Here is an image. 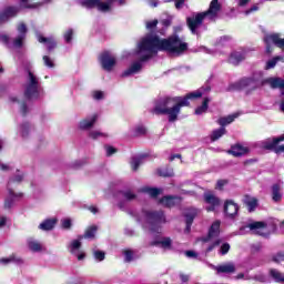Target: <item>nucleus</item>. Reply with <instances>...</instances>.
<instances>
[{
  "mask_svg": "<svg viewBox=\"0 0 284 284\" xmlns=\"http://www.w3.org/2000/svg\"><path fill=\"white\" fill-rule=\"evenodd\" d=\"M165 3H170L172 1H175V8L178 10H181V8H183V4L185 3V0H164Z\"/></svg>",
  "mask_w": 284,
  "mask_h": 284,
  "instance_id": "58",
  "label": "nucleus"
},
{
  "mask_svg": "<svg viewBox=\"0 0 284 284\" xmlns=\"http://www.w3.org/2000/svg\"><path fill=\"white\" fill-rule=\"evenodd\" d=\"M41 82L34 75L32 71H27L26 82H24V97L26 99H39L41 97Z\"/></svg>",
  "mask_w": 284,
  "mask_h": 284,
  "instance_id": "7",
  "label": "nucleus"
},
{
  "mask_svg": "<svg viewBox=\"0 0 284 284\" xmlns=\"http://www.w3.org/2000/svg\"><path fill=\"white\" fill-rule=\"evenodd\" d=\"M220 234H221V222L215 221L211 225L207 236L200 239V241H202V243H211L206 247V254H209V252H212V250H214V247H219V245H221V240H219Z\"/></svg>",
  "mask_w": 284,
  "mask_h": 284,
  "instance_id": "9",
  "label": "nucleus"
},
{
  "mask_svg": "<svg viewBox=\"0 0 284 284\" xmlns=\"http://www.w3.org/2000/svg\"><path fill=\"white\" fill-rule=\"evenodd\" d=\"M92 98L95 101H103V99H105V92H103V91H93L92 92Z\"/></svg>",
  "mask_w": 284,
  "mask_h": 284,
  "instance_id": "48",
  "label": "nucleus"
},
{
  "mask_svg": "<svg viewBox=\"0 0 284 284\" xmlns=\"http://www.w3.org/2000/svg\"><path fill=\"white\" fill-rule=\"evenodd\" d=\"M93 256H94L95 261H100V262L105 261V253L102 252V251L94 250L93 251Z\"/></svg>",
  "mask_w": 284,
  "mask_h": 284,
  "instance_id": "51",
  "label": "nucleus"
},
{
  "mask_svg": "<svg viewBox=\"0 0 284 284\" xmlns=\"http://www.w3.org/2000/svg\"><path fill=\"white\" fill-rule=\"evenodd\" d=\"M251 250L252 252H261V250H263V245L261 243L252 244Z\"/></svg>",
  "mask_w": 284,
  "mask_h": 284,
  "instance_id": "61",
  "label": "nucleus"
},
{
  "mask_svg": "<svg viewBox=\"0 0 284 284\" xmlns=\"http://www.w3.org/2000/svg\"><path fill=\"white\" fill-rule=\"evenodd\" d=\"M172 98H166L160 102H158L153 109L154 114H168L170 123H174L176 118L172 116Z\"/></svg>",
  "mask_w": 284,
  "mask_h": 284,
  "instance_id": "11",
  "label": "nucleus"
},
{
  "mask_svg": "<svg viewBox=\"0 0 284 284\" xmlns=\"http://www.w3.org/2000/svg\"><path fill=\"white\" fill-rule=\"evenodd\" d=\"M24 179L26 173L21 170H17L16 173L9 179L7 183L8 194L4 200V210H10L14 206V203H17V201H21V199H23V193H16L13 187H17V185L23 183Z\"/></svg>",
  "mask_w": 284,
  "mask_h": 284,
  "instance_id": "4",
  "label": "nucleus"
},
{
  "mask_svg": "<svg viewBox=\"0 0 284 284\" xmlns=\"http://www.w3.org/2000/svg\"><path fill=\"white\" fill-rule=\"evenodd\" d=\"M104 150L106 152V156H112V154H116V149L110 144H105Z\"/></svg>",
  "mask_w": 284,
  "mask_h": 284,
  "instance_id": "53",
  "label": "nucleus"
},
{
  "mask_svg": "<svg viewBox=\"0 0 284 284\" xmlns=\"http://www.w3.org/2000/svg\"><path fill=\"white\" fill-rule=\"evenodd\" d=\"M151 245H155V247H161L162 250H172V239L158 237L151 243Z\"/></svg>",
  "mask_w": 284,
  "mask_h": 284,
  "instance_id": "27",
  "label": "nucleus"
},
{
  "mask_svg": "<svg viewBox=\"0 0 284 284\" xmlns=\"http://www.w3.org/2000/svg\"><path fill=\"white\" fill-rule=\"evenodd\" d=\"M148 129L143 124H139L135 128L132 129V136H143V134H146Z\"/></svg>",
  "mask_w": 284,
  "mask_h": 284,
  "instance_id": "45",
  "label": "nucleus"
},
{
  "mask_svg": "<svg viewBox=\"0 0 284 284\" xmlns=\"http://www.w3.org/2000/svg\"><path fill=\"white\" fill-rule=\"evenodd\" d=\"M160 203H161V205H164V207H174V205H180L181 196L166 195L161 199Z\"/></svg>",
  "mask_w": 284,
  "mask_h": 284,
  "instance_id": "25",
  "label": "nucleus"
},
{
  "mask_svg": "<svg viewBox=\"0 0 284 284\" xmlns=\"http://www.w3.org/2000/svg\"><path fill=\"white\" fill-rule=\"evenodd\" d=\"M158 173L160 176H164V178L174 176V170H172V169H159Z\"/></svg>",
  "mask_w": 284,
  "mask_h": 284,
  "instance_id": "47",
  "label": "nucleus"
},
{
  "mask_svg": "<svg viewBox=\"0 0 284 284\" xmlns=\"http://www.w3.org/2000/svg\"><path fill=\"white\" fill-rule=\"evenodd\" d=\"M227 252H230V243L222 244L220 247V254H222V256H225Z\"/></svg>",
  "mask_w": 284,
  "mask_h": 284,
  "instance_id": "56",
  "label": "nucleus"
},
{
  "mask_svg": "<svg viewBox=\"0 0 284 284\" xmlns=\"http://www.w3.org/2000/svg\"><path fill=\"white\" fill-rule=\"evenodd\" d=\"M245 59V51H233L229 57V63H232V65H239L241 61H244Z\"/></svg>",
  "mask_w": 284,
  "mask_h": 284,
  "instance_id": "30",
  "label": "nucleus"
},
{
  "mask_svg": "<svg viewBox=\"0 0 284 284\" xmlns=\"http://www.w3.org/2000/svg\"><path fill=\"white\" fill-rule=\"evenodd\" d=\"M54 225H57V219H47L38 227L42 232H50V230H54Z\"/></svg>",
  "mask_w": 284,
  "mask_h": 284,
  "instance_id": "33",
  "label": "nucleus"
},
{
  "mask_svg": "<svg viewBox=\"0 0 284 284\" xmlns=\"http://www.w3.org/2000/svg\"><path fill=\"white\" fill-rule=\"evenodd\" d=\"M244 203L247 205L250 212H254L258 205V200L254 196L246 195L244 197Z\"/></svg>",
  "mask_w": 284,
  "mask_h": 284,
  "instance_id": "38",
  "label": "nucleus"
},
{
  "mask_svg": "<svg viewBox=\"0 0 284 284\" xmlns=\"http://www.w3.org/2000/svg\"><path fill=\"white\" fill-rule=\"evenodd\" d=\"M144 159L145 155H136L131 159V168L133 172H136V170H139L140 165L143 164Z\"/></svg>",
  "mask_w": 284,
  "mask_h": 284,
  "instance_id": "39",
  "label": "nucleus"
},
{
  "mask_svg": "<svg viewBox=\"0 0 284 284\" xmlns=\"http://www.w3.org/2000/svg\"><path fill=\"white\" fill-rule=\"evenodd\" d=\"M212 270H216L217 274H234L236 272V265L234 263L229 262L225 264H222L220 266L210 265Z\"/></svg>",
  "mask_w": 284,
  "mask_h": 284,
  "instance_id": "21",
  "label": "nucleus"
},
{
  "mask_svg": "<svg viewBox=\"0 0 284 284\" xmlns=\"http://www.w3.org/2000/svg\"><path fill=\"white\" fill-rule=\"evenodd\" d=\"M185 256H187V258H196L197 254L194 251H186Z\"/></svg>",
  "mask_w": 284,
  "mask_h": 284,
  "instance_id": "64",
  "label": "nucleus"
},
{
  "mask_svg": "<svg viewBox=\"0 0 284 284\" xmlns=\"http://www.w3.org/2000/svg\"><path fill=\"white\" fill-rule=\"evenodd\" d=\"M257 10H258V4H254L248 10L245 11V14H252V12H257Z\"/></svg>",
  "mask_w": 284,
  "mask_h": 284,
  "instance_id": "63",
  "label": "nucleus"
},
{
  "mask_svg": "<svg viewBox=\"0 0 284 284\" xmlns=\"http://www.w3.org/2000/svg\"><path fill=\"white\" fill-rule=\"evenodd\" d=\"M42 59L47 68H54V60H52V58L44 55Z\"/></svg>",
  "mask_w": 284,
  "mask_h": 284,
  "instance_id": "52",
  "label": "nucleus"
},
{
  "mask_svg": "<svg viewBox=\"0 0 284 284\" xmlns=\"http://www.w3.org/2000/svg\"><path fill=\"white\" fill-rule=\"evenodd\" d=\"M185 50H187V43L183 42V39L179 38V36L161 40L159 36L149 33L138 42L134 54L139 60L124 70L122 77L139 74L143 70V63L156 57L161 51L169 52L173 57H181Z\"/></svg>",
  "mask_w": 284,
  "mask_h": 284,
  "instance_id": "1",
  "label": "nucleus"
},
{
  "mask_svg": "<svg viewBox=\"0 0 284 284\" xmlns=\"http://www.w3.org/2000/svg\"><path fill=\"white\" fill-rule=\"evenodd\" d=\"M89 139H92V141H99V139H108L110 134L101 131V130H90L88 133Z\"/></svg>",
  "mask_w": 284,
  "mask_h": 284,
  "instance_id": "34",
  "label": "nucleus"
},
{
  "mask_svg": "<svg viewBox=\"0 0 284 284\" xmlns=\"http://www.w3.org/2000/svg\"><path fill=\"white\" fill-rule=\"evenodd\" d=\"M221 2L219 0H212L207 11L193 13L186 18L187 28L191 34L201 37L203 32H206L207 24H204L203 21H216L219 19V13L221 12Z\"/></svg>",
  "mask_w": 284,
  "mask_h": 284,
  "instance_id": "2",
  "label": "nucleus"
},
{
  "mask_svg": "<svg viewBox=\"0 0 284 284\" xmlns=\"http://www.w3.org/2000/svg\"><path fill=\"white\" fill-rule=\"evenodd\" d=\"M239 119V113H233L231 115L220 118L217 120L219 125L224 128L225 125H230V123H234V120Z\"/></svg>",
  "mask_w": 284,
  "mask_h": 284,
  "instance_id": "37",
  "label": "nucleus"
},
{
  "mask_svg": "<svg viewBox=\"0 0 284 284\" xmlns=\"http://www.w3.org/2000/svg\"><path fill=\"white\" fill-rule=\"evenodd\" d=\"M283 186L281 184H273L272 186V199L275 203H278L283 199V193L281 192Z\"/></svg>",
  "mask_w": 284,
  "mask_h": 284,
  "instance_id": "35",
  "label": "nucleus"
},
{
  "mask_svg": "<svg viewBox=\"0 0 284 284\" xmlns=\"http://www.w3.org/2000/svg\"><path fill=\"white\" fill-rule=\"evenodd\" d=\"M258 234V236H270V233L267 232V226L265 225L264 222H252L248 224H245L240 227V231L237 234L243 235V234Z\"/></svg>",
  "mask_w": 284,
  "mask_h": 284,
  "instance_id": "10",
  "label": "nucleus"
},
{
  "mask_svg": "<svg viewBox=\"0 0 284 284\" xmlns=\"http://www.w3.org/2000/svg\"><path fill=\"white\" fill-rule=\"evenodd\" d=\"M227 152H229V154H232L233 156H245V154H247V152H250V149L242 144H235V145L231 146V150H229Z\"/></svg>",
  "mask_w": 284,
  "mask_h": 284,
  "instance_id": "29",
  "label": "nucleus"
},
{
  "mask_svg": "<svg viewBox=\"0 0 284 284\" xmlns=\"http://www.w3.org/2000/svg\"><path fill=\"white\" fill-rule=\"evenodd\" d=\"M100 63L105 72H112L116 65V57L110 51H105L100 55Z\"/></svg>",
  "mask_w": 284,
  "mask_h": 284,
  "instance_id": "14",
  "label": "nucleus"
},
{
  "mask_svg": "<svg viewBox=\"0 0 284 284\" xmlns=\"http://www.w3.org/2000/svg\"><path fill=\"white\" fill-rule=\"evenodd\" d=\"M63 230H70L72 227V220L63 219L61 221Z\"/></svg>",
  "mask_w": 284,
  "mask_h": 284,
  "instance_id": "57",
  "label": "nucleus"
},
{
  "mask_svg": "<svg viewBox=\"0 0 284 284\" xmlns=\"http://www.w3.org/2000/svg\"><path fill=\"white\" fill-rule=\"evenodd\" d=\"M28 112H30V106H28V103L26 102L20 103V113L22 114V116H26Z\"/></svg>",
  "mask_w": 284,
  "mask_h": 284,
  "instance_id": "54",
  "label": "nucleus"
},
{
  "mask_svg": "<svg viewBox=\"0 0 284 284\" xmlns=\"http://www.w3.org/2000/svg\"><path fill=\"white\" fill-rule=\"evenodd\" d=\"M196 214H199V210L196 209H189L184 216L186 219V229L185 233L190 234V231L192 230V223H194V219H196Z\"/></svg>",
  "mask_w": 284,
  "mask_h": 284,
  "instance_id": "24",
  "label": "nucleus"
},
{
  "mask_svg": "<svg viewBox=\"0 0 284 284\" xmlns=\"http://www.w3.org/2000/svg\"><path fill=\"white\" fill-rule=\"evenodd\" d=\"M141 217H138L140 223H148L151 234H161L163 232V225L168 223L165 213L163 211H145L141 213Z\"/></svg>",
  "mask_w": 284,
  "mask_h": 284,
  "instance_id": "5",
  "label": "nucleus"
},
{
  "mask_svg": "<svg viewBox=\"0 0 284 284\" xmlns=\"http://www.w3.org/2000/svg\"><path fill=\"white\" fill-rule=\"evenodd\" d=\"M204 201L206 206V212H214L219 205H221V200L214 195L212 192L204 193Z\"/></svg>",
  "mask_w": 284,
  "mask_h": 284,
  "instance_id": "19",
  "label": "nucleus"
},
{
  "mask_svg": "<svg viewBox=\"0 0 284 284\" xmlns=\"http://www.w3.org/2000/svg\"><path fill=\"white\" fill-rule=\"evenodd\" d=\"M73 36H74V31L72 29H68L63 34L65 43H72Z\"/></svg>",
  "mask_w": 284,
  "mask_h": 284,
  "instance_id": "49",
  "label": "nucleus"
},
{
  "mask_svg": "<svg viewBox=\"0 0 284 284\" xmlns=\"http://www.w3.org/2000/svg\"><path fill=\"white\" fill-rule=\"evenodd\" d=\"M141 192H143L144 194H149V196H151L152 199H156V196L161 194L162 190L156 187L144 186L142 187Z\"/></svg>",
  "mask_w": 284,
  "mask_h": 284,
  "instance_id": "40",
  "label": "nucleus"
},
{
  "mask_svg": "<svg viewBox=\"0 0 284 284\" xmlns=\"http://www.w3.org/2000/svg\"><path fill=\"white\" fill-rule=\"evenodd\" d=\"M19 3L20 6H8L2 9L1 23H8V21H11V19L18 17L19 12H21V9H26L21 6V1H19Z\"/></svg>",
  "mask_w": 284,
  "mask_h": 284,
  "instance_id": "13",
  "label": "nucleus"
},
{
  "mask_svg": "<svg viewBox=\"0 0 284 284\" xmlns=\"http://www.w3.org/2000/svg\"><path fill=\"white\" fill-rule=\"evenodd\" d=\"M27 246L30 252L39 253L43 250V243H41L39 240L34 237H28L27 239Z\"/></svg>",
  "mask_w": 284,
  "mask_h": 284,
  "instance_id": "26",
  "label": "nucleus"
},
{
  "mask_svg": "<svg viewBox=\"0 0 284 284\" xmlns=\"http://www.w3.org/2000/svg\"><path fill=\"white\" fill-rule=\"evenodd\" d=\"M224 214L229 216V219H234L239 214V204L234 203L232 200H227L224 203Z\"/></svg>",
  "mask_w": 284,
  "mask_h": 284,
  "instance_id": "22",
  "label": "nucleus"
},
{
  "mask_svg": "<svg viewBox=\"0 0 284 284\" xmlns=\"http://www.w3.org/2000/svg\"><path fill=\"white\" fill-rule=\"evenodd\" d=\"M124 261L126 263H131V261H134V251L132 250L124 251Z\"/></svg>",
  "mask_w": 284,
  "mask_h": 284,
  "instance_id": "50",
  "label": "nucleus"
},
{
  "mask_svg": "<svg viewBox=\"0 0 284 284\" xmlns=\"http://www.w3.org/2000/svg\"><path fill=\"white\" fill-rule=\"evenodd\" d=\"M2 265H10V263H13L14 265H23V258L17 256V255H11L9 257H3L1 260Z\"/></svg>",
  "mask_w": 284,
  "mask_h": 284,
  "instance_id": "36",
  "label": "nucleus"
},
{
  "mask_svg": "<svg viewBox=\"0 0 284 284\" xmlns=\"http://www.w3.org/2000/svg\"><path fill=\"white\" fill-rule=\"evenodd\" d=\"M264 43L266 45L267 54L272 52V45L280 48V50H284V39L281 38L280 33H270L264 37Z\"/></svg>",
  "mask_w": 284,
  "mask_h": 284,
  "instance_id": "12",
  "label": "nucleus"
},
{
  "mask_svg": "<svg viewBox=\"0 0 284 284\" xmlns=\"http://www.w3.org/2000/svg\"><path fill=\"white\" fill-rule=\"evenodd\" d=\"M118 199L123 200L118 203L119 210L125 211L128 210V203L136 201V193L132 192V190H124L118 194Z\"/></svg>",
  "mask_w": 284,
  "mask_h": 284,
  "instance_id": "16",
  "label": "nucleus"
},
{
  "mask_svg": "<svg viewBox=\"0 0 284 284\" xmlns=\"http://www.w3.org/2000/svg\"><path fill=\"white\" fill-rule=\"evenodd\" d=\"M266 81L273 90H281L282 95L284 94V80L282 78H268Z\"/></svg>",
  "mask_w": 284,
  "mask_h": 284,
  "instance_id": "32",
  "label": "nucleus"
},
{
  "mask_svg": "<svg viewBox=\"0 0 284 284\" xmlns=\"http://www.w3.org/2000/svg\"><path fill=\"white\" fill-rule=\"evenodd\" d=\"M209 103H210V98H205L203 100L202 105L195 109V114L197 115L205 114V112H207Z\"/></svg>",
  "mask_w": 284,
  "mask_h": 284,
  "instance_id": "44",
  "label": "nucleus"
},
{
  "mask_svg": "<svg viewBox=\"0 0 284 284\" xmlns=\"http://www.w3.org/2000/svg\"><path fill=\"white\" fill-rule=\"evenodd\" d=\"M126 0H78L79 6L92 10L97 8L100 12H110L114 6H125Z\"/></svg>",
  "mask_w": 284,
  "mask_h": 284,
  "instance_id": "6",
  "label": "nucleus"
},
{
  "mask_svg": "<svg viewBox=\"0 0 284 284\" xmlns=\"http://www.w3.org/2000/svg\"><path fill=\"white\" fill-rule=\"evenodd\" d=\"M34 133V125L28 121L22 122L18 125L17 134L22 141H28Z\"/></svg>",
  "mask_w": 284,
  "mask_h": 284,
  "instance_id": "17",
  "label": "nucleus"
},
{
  "mask_svg": "<svg viewBox=\"0 0 284 284\" xmlns=\"http://www.w3.org/2000/svg\"><path fill=\"white\" fill-rule=\"evenodd\" d=\"M270 276L275 281V283H283L284 281V275L276 268H271L270 270Z\"/></svg>",
  "mask_w": 284,
  "mask_h": 284,
  "instance_id": "42",
  "label": "nucleus"
},
{
  "mask_svg": "<svg viewBox=\"0 0 284 284\" xmlns=\"http://www.w3.org/2000/svg\"><path fill=\"white\" fill-rule=\"evenodd\" d=\"M273 261H274V263H283V261H284V252L276 253L273 256Z\"/></svg>",
  "mask_w": 284,
  "mask_h": 284,
  "instance_id": "55",
  "label": "nucleus"
},
{
  "mask_svg": "<svg viewBox=\"0 0 284 284\" xmlns=\"http://www.w3.org/2000/svg\"><path fill=\"white\" fill-rule=\"evenodd\" d=\"M37 39L39 43H44L47 45L49 52H51V50H54V48H57V40H54V38H45L40 33H37Z\"/></svg>",
  "mask_w": 284,
  "mask_h": 284,
  "instance_id": "31",
  "label": "nucleus"
},
{
  "mask_svg": "<svg viewBox=\"0 0 284 284\" xmlns=\"http://www.w3.org/2000/svg\"><path fill=\"white\" fill-rule=\"evenodd\" d=\"M195 52H204L205 54H214V51L207 49L206 47H200Z\"/></svg>",
  "mask_w": 284,
  "mask_h": 284,
  "instance_id": "60",
  "label": "nucleus"
},
{
  "mask_svg": "<svg viewBox=\"0 0 284 284\" xmlns=\"http://www.w3.org/2000/svg\"><path fill=\"white\" fill-rule=\"evenodd\" d=\"M258 82L254 81V78H243L242 80L229 85L227 91L243 90V88H256Z\"/></svg>",
  "mask_w": 284,
  "mask_h": 284,
  "instance_id": "18",
  "label": "nucleus"
},
{
  "mask_svg": "<svg viewBox=\"0 0 284 284\" xmlns=\"http://www.w3.org/2000/svg\"><path fill=\"white\" fill-rule=\"evenodd\" d=\"M227 184V181L225 180H219L216 183V190H223V186Z\"/></svg>",
  "mask_w": 284,
  "mask_h": 284,
  "instance_id": "62",
  "label": "nucleus"
},
{
  "mask_svg": "<svg viewBox=\"0 0 284 284\" xmlns=\"http://www.w3.org/2000/svg\"><path fill=\"white\" fill-rule=\"evenodd\" d=\"M284 141V134L277 138H268L261 142V145L264 150H275L276 145Z\"/></svg>",
  "mask_w": 284,
  "mask_h": 284,
  "instance_id": "23",
  "label": "nucleus"
},
{
  "mask_svg": "<svg viewBox=\"0 0 284 284\" xmlns=\"http://www.w3.org/2000/svg\"><path fill=\"white\" fill-rule=\"evenodd\" d=\"M156 26H159V20H152V21L146 22V28H148L149 30L155 29Z\"/></svg>",
  "mask_w": 284,
  "mask_h": 284,
  "instance_id": "59",
  "label": "nucleus"
},
{
  "mask_svg": "<svg viewBox=\"0 0 284 284\" xmlns=\"http://www.w3.org/2000/svg\"><path fill=\"white\" fill-rule=\"evenodd\" d=\"M97 226H90L89 229H87L85 233L83 235H80V240L83 239H94L95 234H97Z\"/></svg>",
  "mask_w": 284,
  "mask_h": 284,
  "instance_id": "46",
  "label": "nucleus"
},
{
  "mask_svg": "<svg viewBox=\"0 0 284 284\" xmlns=\"http://www.w3.org/2000/svg\"><path fill=\"white\" fill-rule=\"evenodd\" d=\"M97 121H99V113H92L90 115H87L84 119L79 121L78 130H81L82 132H88L89 130H92L94 125H97Z\"/></svg>",
  "mask_w": 284,
  "mask_h": 284,
  "instance_id": "15",
  "label": "nucleus"
},
{
  "mask_svg": "<svg viewBox=\"0 0 284 284\" xmlns=\"http://www.w3.org/2000/svg\"><path fill=\"white\" fill-rule=\"evenodd\" d=\"M17 32H18V36L13 40H11L10 37H8L7 34H2L1 36L2 43H6L8 48H16V49L23 48L26 37H28V26L24 22H19L17 24Z\"/></svg>",
  "mask_w": 284,
  "mask_h": 284,
  "instance_id": "8",
  "label": "nucleus"
},
{
  "mask_svg": "<svg viewBox=\"0 0 284 284\" xmlns=\"http://www.w3.org/2000/svg\"><path fill=\"white\" fill-rule=\"evenodd\" d=\"M226 132L225 126L214 130L211 134V141H219V139H221V136H223Z\"/></svg>",
  "mask_w": 284,
  "mask_h": 284,
  "instance_id": "43",
  "label": "nucleus"
},
{
  "mask_svg": "<svg viewBox=\"0 0 284 284\" xmlns=\"http://www.w3.org/2000/svg\"><path fill=\"white\" fill-rule=\"evenodd\" d=\"M21 3L22 8H28V10H34L36 8H41V6H48L52 3L54 0H42L38 3L30 4V0H18Z\"/></svg>",
  "mask_w": 284,
  "mask_h": 284,
  "instance_id": "28",
  "label": "nucleus"
},
{
  "mask_svg": "<svg viewBox=\"0 0 284 284\" xmlns=\"http://www.w3.org/2000/svg\"><path fill=\"white\" fill-rule=\"evenodd\" d=\"M210 90H212V87L210 85V82H206L201 89L186 94L184 98L183 97L171 98L172 103H175L172 105L171 116L178 120L179 114H181V109L187 108V105H190V100L201 99V97L207 94Z\"/></svg>",
  "mask_w": 284,
  "mask_h": 284,
  "instance_id": "3",
  "label": "nucleus"
},
{
  "mask_svg": "<svg viewBox=\"0 0 284 284\" xmlns=\"http://www.w3.org/2000/svg\"><path fill=\"white\" fill-rule=\"evenodd\" d=\"M69 250L73 256H77L78 261H83L85 258V253L79 251L81 250V240L80 237L78 240H73L70 245Z\"/></svg>",
  "mask_w": 284,
  "mask_h": 284,
  "instance_id": "20",
  "label": "nucleus"
},
{
  "mask_svg": "<svg viewBox=\"0 0 284 284\" xmlns=\"http://www.w3.org/2000/svg\"><path fill=\"white\" fill-rule=\"evenodd\" d=\"M278 61H282L284 63V55H277L266 62L265 70H273V68H276V63Z\"/></svg>",
  "mask_w": 284,
  "mask_h": 284,
  "instance_id": "41",
  "label": "nucleus"
}]
</instances>
